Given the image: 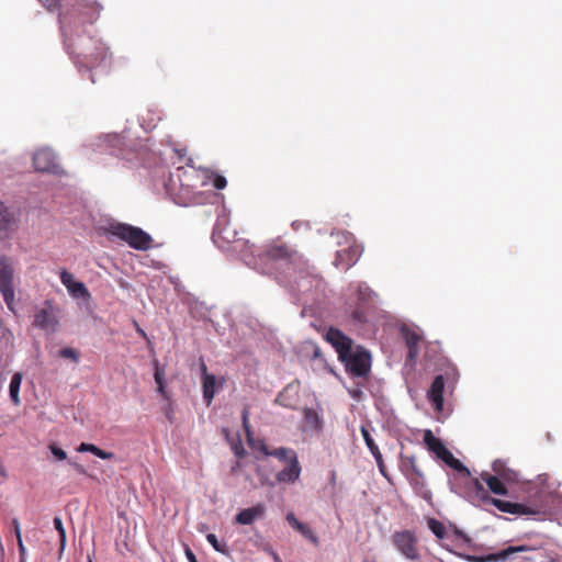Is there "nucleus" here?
Segmentation results:
<instances>
[{
    "label": "nucleus",
    "instance_id": "f257e3e1",
    "mask_svg": "<svg viewBox=\"0 0 562 562\" xmlns=\"http://www.w3.org/2000/svg\"><path fill=\"white\" fill-rule=\"evenodd\" d=\"M69 5L70 10L59 13L64 44L79 71L91 70L106 59L109 48L100 38L89 36L86 43L81 35L86 33L85 24L92 25L103 7L97 0H69Z\"/></svg>",
    "mask_w": 562,
    "mask_h": 562
},
{
    "label": "nucleus",
    "instance_id": "f03ea898",
    "mask_svg": "<svg viewBox=\"0 0 562 562\" xmlns=\"http://www.w3.org/2000/svg\"><path fill=\"white\" fill-rule=\"evenodd\" d=\"M488 502L503 513L538 516L539 519H544L562 510V496L546 488H540L532 494L528 504L498 498H488Z\"/></svg>",
    "mask_w": 562,
    "mask_h": 562
},
{
    "label": "nucleus",
    "instance_id": "7ed1b4c3",
    "mask_svg": "<svg viewBox=\"0 0 562 562\" xmlns=\"http://www.w3.org/2000/svg\"><path fill=\"white\" fill-rule=\"evenodd\" d=\"M266 257L272 261L278 268L292 269L303 272L306 260L296 250L286 245H273L266 250Z\"/></svg>",
    "mask_w": 562,
    "mask_h": 562
},
{
    "label": "nucleus",
    "instance_id": "20e7f679",
    "mask_svg": "<svg viewBox=\"0 0 562 562\" xmlns=\"http://www.w3.org/2000/svg\"><path fill=\"white\" fill-rule=\"evenodd\" d=\"M109 233L136 250H148L153 244V238L149 234L139 227L128 224H112L109 228Z\"/></svg>",
    "mask_w": 562,
    "mask_h": 562
},
{
    "label": "nucleus",
    "instance_id": "39448f33",
    "mask_svg": "<svg viewBox=\"0 0 562 562\" xmlns=\"http://www.w3.org/2000/svg\"><path fill=\"white\" fill-rule=\"evenodd\" d=\"M14 269L12 260L7 256L0 257V292L11 312H14V289H13Z\"/></svg>",
    "mask_w": 562,
    "mask_h": 562
},
{
    "label": "nucleus",
    "instance_id": "423d86ee",
    "mask_svg": "<svg viewBox=\"0 0 562 562\" xmlns=\"http://www.w3.org/2000/svg\"><path fill=\"white\" fill-rule=\"evenodd\" d=\"M345 362L347 372L352 376L366 378L371 369V356L366 350H357L346 356Z\"/></svg>",
    "mask_w": 562,
    "mask_h": 562
},
{
    "label": "nucleus",
    "instance_id": "0eeeda50",
    "mask_svg": "<svg viewBox=\"0 0 562 562\" xmlns=\"http://www.w3.org/2000/svg\"><path fill=\"white\" fill-rule=\"evenodd\" d=\"M347 247L337 250L335 266L349 269L352 267L362 254V246L359 245L350 234H344Z\"/></svg>",
    "mask_w": 562,
    "mask_h": 562
},
{
    "label": "nucleus",
    "instance_id": "6e6552de",
    "mask_svg": "<svg viewBox=\"0 0 562 562\" xmlns=\"http://www.w3.org/2000/svg\"><path fill=\"white\" fill-rule=\"evenodd\" d=\"M395 548L408 560L419 559L417 538L411 530L396 531L392 536Z\"/></svg>",
    "mask_w": 562,
    "mask_h": 562
},
{
    "label": "nucleus",
    "instance_id": "1a4fd4ad",
    "mask_svg": "<svg viewBox=\"0 0 562 562\" xmlns=\"http://www.w3.org/2000/svg\"><path fill=\"white\" fill-rule=\"evenodd\" d=\"M58 325V318L54 305L46 301L43 308L34 315V326L43 330L55 331Z\"/></svg>",
    "mask_w": 562,
    "mask_h": 562
},
{
    "label": "nucleus",
    "instance_id": "9d476101",
    "mask_svg": "<svg viewBox=\"0 0 562 562\" xmlns=\"http://www.w3.org/2000/svg\"><path fill=\"white\" fill-rule=\"evenodd\" d=\"M325 338L337 351L339 360H346V356L351 351L352 340L334 327L327 330Z\"/></svg>",
    "mask_w": 562,
    "mask_h": 562
},
{
    "label": "nucleus",
    "instance_id": "9b49d317",
    "mask_svg": "<svg viewBox=\"0 0 562 562\" xmlns=\"http://www.w3.org/2000/svg\"><path fill=\"white\" fill-rule=\"evenodd\" d=\"M33 166L38 172H59V166L56 162L55 154L48 148L38 149L33 155Z\"/></svg>",
    "mask_w": 562,
    "mask_h": 562
},
{
    "label": "nucleus",
    "instance_id": "f8f14e48",
    "mask_svg": "<svg viewBox=\"0 0 562 562\" xmlns=\"http://www.w3.org/2000/svg\"><path fill=\"white\" fill-rule=\"evenodd\" d=\"M60 281L72 297L83 299L85 301L91 299V294L85 283L76 281L74 276L65 269L60 271Z\"/></svg>",
    "mask_w": 562,
    "mask_h": 562
},
{
    "label": "nucleus",
    "instance_id": "ddd939ff",
    "mask_svg": "<svg viewBox=\"0 0 562 562\" xmlns=\"http://www.w3.org/2000/svg\"><path fill=\"white\" fill-rule=\"evenodd\" d=\"M443 390H445V378L439 374L437 375L428 392H427V398L431 403L434 409L438 413H440L443 408Z\"/></svg>",
    "mask_w": 562,
    "mask_h": 562
},
{
    "label": "nucleus",
    "instance_id": "4468645a",
    "mask_svg": "<svg viewBox=\"0 0 562 562\" xmlns=\"http://www.w3.org/2000/svg\"><path fill=\"white\" fill-rule=\"evenodd\" d=\"M225 379L216 378L214 374H207L202 379L203 400L209 406L213 402L215 393L223 387Z\"/></svg>",
    "mask_w": 562,
    "mask_h": 562
},
{
    "label": "nucleus",
    "instance_id": "2eb2a0df",
    "mask_svg": "<svg viewBox=\"0 0 562 562\" xmlns=\"http://www.w3.org/2000/svg\"><path fill=\"white\" fill-rule=\"evenodd\" d=\"M301 464L299 462L297 456H293L292 460L288 462V465L278 472L276 479L279 483H295L301 475Z\"/></svg>",
    "mask_w": 562,
    "mask_h": 562
},
{
    "label": "nucleus",
    "instance_id": "dca6fc26",
    "mask_svg": "<svg viewBox=\"0 0 562 562\" xmlns=\"http://www.w3.org/2000/svg\"><path fill=\"white\" fill-rule=\"evenodd\" d=\"M266 513V506L261 503L252 507L241 509L235 517V521L239 525H250L256 519L262 518Z\"/></svg>",
    "mask_w": 562,
    "mask_h": 562
},
{
    "label": "nucleus",
    "instance_id": "f3484780",
    "mask_svg": "<svg viewBox=\"0 0 562 562\" xmlns=\"http://www.w3.org/2000/svg\"><path fill=\"white\" fill-rule=\"evenodd\" d=\"M285 519L289 525L299 531L303 537H305L315 546L318 544V537L315 535V532L306 524L299 521L293 513H289Z\"/></svg>",
    "mask_w": 562,
    "mask_h": 562
},
{
    "label": "nucleus",
    "instance_id": "a211bd4d",
    "mask_svg": "<svg viewBox=\"0 0 562 562\" xmlns=\"http://www.w3.org/2000/svg\"><path fill=\"white\" fill-rule=\"evenodd\" d=\"M482 481H484L488 487V490L497 495H506L507 494V487L505 485V481L498 476H494L487 472H484L481 474Z\"/></svg>",
    "mask_w": 562,
    "mask_h": 562
},
{
    "label": "nucleus",
    "instance_id": "6ab92c4d",
    "mask_svg": "<svg viewBox=\"0 0 562 562\" xmlns=\"http://www.w3.org/2000/svg\"><path fill=\"white\" fill-rule=\"evenodd\" d=\"M424 442L427 446V449L435 453L436 457L439 459L440 456H442L443 452L447 451L446 446L442 443V441L435 437L431 430L427 429L424 432Z\"/></svg>",
    "mask_w": 562,
    "mask_h": 562
},
{
    "label": "nucleus",
    "instance_id": "aec40b11",
    "mask_svg": "<svg viewBox=\"0 0 562 562\" xmlns=\"http://www.w3.org/2000/svg\"><path fill=\"white\" fill-rule=\"evenodd\" d=\"M525 547H508L498 553L488 554L484 559H476L474 557H467L469 561H482V562H497L506 560L512 553L525 551Z\"/></svg>",
    "mask_w": 562,
    "mask_h": 562
},
{
    "label": "nucleus",
    "instance_id": "412c9836",
    "mask_svg": "<svg viewBox=\"0 0 562 562\" xmlns=\"http://www.w3.org/2000/svg\"><path fill=\"white\" fill-rule=\"evenodd\" d=\"M439 459L461 475L467 477L471 476L470 470L459 459L454 458L448 449Z\"/></svg>",
    "mask_w": 562,
    "mask_h": 562
},
{
    "label": "nucleus",
    "instance_id": "4be33fe9",
    "mask_svg": "<svg viewBox=\"0 0 562 562\" xmlns=\"http://www.w3.org/2000/svg\"><path fill=\"white\" fill-rule=\"evenodd\" d=\"M406 479L409 481L413 488L419 495H422L424 498L429 497L430 492L426 488L425 476H424V473L422 472V470L415 472L414 474L408 475Z\"/></svg>",
    "mask_w": 562,
    "mask_h": 562
},
{
    "label": "nucleus",
    "instance_id": "5701e85b",
    "mask_svg": "<svg viewBox=\"0 0 562 562\" xmlns=\"http://www.w3.org/2000/svg\"><path fill=\"white\" fill-rule=\"evenodd\" d=\"M492 470L495 473L494 476H498L506 482H514L516 480V473L507 468L506 463L502 460H495L492 464Z\"/></svg>",
    "mask_w": 562,
    "mask_h": 562
},
{
    "label": "nucleus",
    "instance_id": "b1692460",
    "mask_svg": "<svg viewBox=\"0 0 562 562\" xmlns=\"http://www.w3.org/2000/svg\"><path fill=\"white\" fill-rule=\"evenodd\" d=\"M261 451L266 456H271V457H274V458H277V459H279L281 461H286V462L292 460L293 456H296V452L293 449L284 448V447H280V448H276L273 450H270L267 446H262Z\"/></svg>",
    "mask_w": 562,
    "mask_h": 562
},
{
    "label": "nucleus",
    "instance_id": "393cba45",
    "mask_svg": "<svg viewBox=\"0 0 562 562\" xmlns=\"http://www.w3.org/2000/svg\"><path fill=\"white\" fill-rule=\"evenodd\" d=\"M22 380H23L22 373L15 372L12 375L11 381H10L9 394H10V398L14 405H20V403H21L19 392H20Z\"/></svg>",
    "mask_w": 562,
    "mask_h": 562
},
{
    "label": "nucleus",
    "instance_id": "a878e982",
    "mask_svg": "<svg viewBox=\"0 0 562 562\" xmlns=\"http://www.w3.org/2000/svg\"><path fill=\"white\" fill-rule=\"evenodd\" d=\"M357 305L368 306L375 295L374 292L366 284L358 283L357 284Z\"/></svg>",
    "mask_w": 562,
    "mask_h": 562
},
{
    "label": "nucleus",
    "instance_id": "bb28decb",
    "mask_svg": "<svg viewBox=\"0 0 562 562\" xmlns=\"http://www.w3.org/2000/svg\"><path fill=\"white\" fill-rule=\"evenodd\" d=\"M14 224V214L0 201V232L9 231Z\"/></svg>",
    "mask_w": 562,
    "mask_h": 562
},
{
    "label": "nucleus",
    "instance_id": "cd10ccee",
    "mask_svg": "<svg viewBox=\"0 0 562 562\" xmlns=\"http://www.w3.org/2000/svg\"><path fill=\"white\" fill-rule=\"evenodd\" d=\"M404 338H405V342L408 347V357L411 359H413L418 353V344H419L420 337L417 333L407 329L404 331Z\"/></svg>",
    "mask_w": 562,
    "mask_h": 562
},
{
    "label": "nucleus",
    "instance_id": "c85d7f7f",
    "mask_svg": "<svg viewBox=\"0 0 562 562\" xmlns=\"http://www.w3.org/2000/svg\"><path fill=\"white\" fill-rule=\"evenodd\" d=\"M400 470L407 477L408 475L414 474L420 469L417 467L416 459L414 456H401Z\"/></svg>",
    "mask_w": 562,
    "mask_h": 562
},
{
    "label": "nucleus",
    "instance_id": "c756f323",
    "mask_svg": "<svg viewBox=\"0 0 562 562\" xmlns=\"http://www.w3.org/2000/svg\"><path fill=\"white\" fill-rule=\"evenodd\" d=\"M360 430L368 449L370 450L374 459H379L380 449L378 445L374 442L373 438L371 437L369 429L366 426H361Z\"/></svg>",
    "mask_w": 562,
    "mask_h": 562
},
{
    "label": "nucleus",
    "instance_id": "7c9ffc66",
    "mask_svg": "<svg viewBox=\"0 0 562 562\" xmlns=\"http://www.w3.org/2000/svg\"><path fill=\"white\" fill-rule=\"evenodd\" d=\"M154 367H155L154 378H155V382L157 384V392L160 395H162L164 397H167V392H166L165 383H164V370L159 367L158 360L154 361Z\"/></svg>",
    "mask_w": 562,
    "mask_h": 562
},
{
    "label": "nucleus",
    "instance_id": "2f4dec72",
    "mask_svg": "<svg viewBox=\"0 0 562 562\" xmlns=\"http://www.w3.org/2000/svg\"><path fill=\"white\" fill-rule=\"evenodd\" d=\"M206 540L215 551L225 555H229V549L227 543L224 541H220L214 533L206 535Z\"/></svg>",
    "mask_w": 562,
    "mask_h": 562
},
{
    "label": "nucleus",
    "instance_id": "473e14b6",
    "mask_svg": "<svg viewBox=\"0 0 562 562\" xmlns=\"http://www.w3.org/2000/svg\"><path fill=\"white\" fill-rule=\"evenodd\" d=\"M428 527L437 538L442 539L445 537L446 527L441 521H439L435 518H430L428 520Z\"/></svg>",
    "mask_w": 562,
    "mask_h": 562
},
{
    "label": "nucleus",
    "instance_id": "72a5a7b5",
    "mask_svg": "<svg viewBox=\"0 0 562 562\" xmlns=\"http://www.w3.org/2000/svg\"><path fill=\"white\" fill-rule=\"evenodd\" d=\"M54 527L55 529L58 531V536H59V543H60V551L64 550L65 546H66V531H65V528L63 526V520L60 517H55L54 520Z\"/></svg>",
    "mask_w": 562,
    "mask_h": 562
},
{
    "label": "nucleus",
    "instance_id": "f704fd0d",
    "mask_svg": "<svg viewBox=\"0 0 562 562\" xmlns=\"http://www.w3.org/2000/svg\"><path fill=\"white\" fill-rule=\"evenodd\" d=\"M366 306L357 305V307L352 311L351 317L352 321L357 324H362L366 322Z\"/></svg>",
    "mask_w": 562,
    "mask_h": 562
},
{
    "label": "nucleus",
    "instance_id": "c9c22d12",
    "mask_svg": "<svg viewBox=\"0 0 562 562\" xmlns=\"http://www.w3.org/2000/svg\"><path fill=\"white\" fill-rule=\"evenodd\" d=\"M59 357L66 358V359H71L75 362H77L79 359V352L77 350H75L74 348L66 347L59 351Z\"/></svg>",
    "mask_w": 562,
    "mask_h": 562
},
{
    "label": "nucleus",
    "instance_id": "e433bc0d",
    "mask_svg": "<svg viewBox=\"0 0 562 562\" xmlns=\"http://www.w3.org/2000/svg\"><path fill=\"white\" fill-rule=\"evenodd\" d=\"M212 184L215 189L222 190L226 187L227 180L224 176L215 173L212 177Z\"/></svg>",
    "mask_w": 562,
    "mask_h": 562
},
{
    "label": "nucleus",
    "instance_id": "4c0bfd02",
    "mask_svg": "<svg viewBox=\"0 0 562 562\" xmlns=\"http://www.w3.org/2000/svg\"><path fill=\"white\" fill-rule=\"evenodd\" d=\"M95 457L103 459V460H111L114 458V453L110 451H104L95 446L93 453Z\"/></svg>",
    "mask_w": 562,
    "mask_h": 562
},
{
    "label": "nucleus",
    "instance_id": "58836bf2",
    "mask_svg": "<svg viewBox=\"0 0 562 562\" xmlns=\"http://www.w3.org/2000/svg\"><path fill=\"white\" fill-rule=\"evenodd\" d=\"M48 11H56L59 9L58 0H38Z\"/></svg>",
    "mask_w": 562,
    "mask_h": 562
},
{
    "label": "nucleus",
    "instance_id": "ea45409f",
    "mask_svg": "<svg viewBox=\"0 0 562 562\" xmlns=\"http://www.w3.org/2000/svg\"><path fill=\"white\" fill-rule=\"evenodd\" d=\"M49 449L54 457H56L58 460H65L67 458V453L59 447L55 445H50Z\"/></svg>",
    "mask_w": 562,
    "mask_h": 562
},
{
    "label": "nucleus",
    "instance_id": "a19ab883",
    "mask_svg": "<svg viewBox=\"0 0 562 562\" xmlns=\"http://www.w3.org/2000/svg\"><path fill=\"white\" fill-rule=\"evenodd\" d=\"M472 483H473L474 490L476 491V494L480 495L482 498H485L486 497V491L483 487L481 481L479 479H473Z\"/></svg>",
    "mask_w": 562,
    "mask_h": 562
},
{
    "label": "nucleus",
    "instance_id": "79ce46f5",
    "mask_svg": "<svg viewBox=\"0 0 562 562\" xmlns=\"http://www.w3.org/2000/svg\"><path fill=\"white\" fill-rule=\"evenodd\" d=\"M241 418H243V426L245 428V431L249 436L250 435V429H249L248 409L247 408H245L243 411Z\"/></svg>",
    "mask_w": 562,
    "mask_h": 562
},
{
    "label": "nucleus",
    "instance_id": "37998d69",
    "mask_svg": "<svg viewBox=\"0 0 562 562\" xmlns=\"http://www.w3.org/2000/svg\"><path fill=\"white\" fill-rule=\"evenodd\" d=\"M94 448H95V446H94V445H92V443H86V442H82V443L79 446L78 451H80V452H91V453H93Z\"/></svg>",
    "mask_w": 562,
    "mask_h": 562
},
{
    "label": "nucleus",
    "instance_id": "c03bdc74",
    "mask_svg": "<svg viewBox=\"0 0 562 562\" xmlns=\"http://www.w3.org/2000/svg\"><path fill=\"white\" fill-rule=\"evenodd\" d=\"M329 484L331 486V490L335 492L337 485V473L335 470H331L329 473Z\"/></svg>",
    "mask_w": 562,
    "mask_h": 562
},
{
    "label": "nucleus",
    "instance_id": "a18cd8bd",
    "mask_svg": "<svg viewBox=\"0 0 562 562\" xmlns=\"http://www.w3.org/2000/svg\"><path fill=\"white\" fill-rule=\"evenodd\" d=\"M12 527H13L15 537L20 538L21 537V528H20V521L18 518L12 519Z\"/></svg>",
    "mask_w": 562,
    "mask_h": 562
},
{
    "label": "nucleus",
    "instance_id": "49530a36",
    "mask_svg": "<svg viewBox=\"0 0 562 562\" xmlns=\"http://www.w3.org/2000/svg\"><path fill=\"white\" fill-rule=\"evenodd\" d=\"M184 553L189 562H198L195 554L190 549V547L186 546Z\"/></svg>",
    "mask_w": 562,
    "mask_h": 562
},
{
    "label": "nucleus",
    "instance_id": "de8ad7c7",
    "mask_svg": "<svg viewBox=\"0 0 562 562\" xmlns=\"http://www.w3.org/2000/svg\"><path fill=\"white\" fill-rule=\"evenodd\" d=\"M16 541H18V548H19V553H20V557H21V561H23L26 550H25V547H24L23 541H22V536L20 538H16Z\"/></svg>",
    "mask_w": 562,
    "mask_h": 562
},
{
    "label": "nucleus",
    "instance_id": "09e8293b",
    "mask_svg": "<svg viewBox=\"0 0 562 562\" xmlns=\"http://www.w3.org/2000/svg\"><path fill=\"white\" fill-rule=\"evenodd\" d=\"M376 461V464L380 469V472L383 474V476L387 477L386 475V472H385V467H384V463H383V458H382V454L380 453V457L379 459H375Z\"/></svg>",
    "mask_w": 562,
    "mask_h": 562
},
{
    "label": "nucleus",
    "instance_id": "8fccbe9b",
    "mask_svg": "<svg viewBox=\"0 0 562 562\" xmlns=\"http://www.w3.org/2000/svg\"><path fill=\"white\" fill-rule=\"evenodd\" d=\"M200 368H201V372H202V378H203V376H205V375H207V374H210V373L207 372L206 364H205L203 361H201Z\"/></svg>",
    "mask_w": 562,
    "mask_h": 562
},
{
    "label": "nucleus",
    "instance_id": "3c124183",
    "mask_svg": "<svg viewBox=\"0 0 562 562\" xmlns=\"http://www.w3.org/2000/svg\"><path fill=\"white\" fill-rule=\"evenodd\" d=\"M271 555H272V559L274 562H282V560L280 559V557L277 552L272 551Z\"/></svg>",
    "mask_w": 562,
    "mask_h": 562
},
{
    "label": "nucleus",
    "instance_id": "603ef678",
    "mask_svg": "<svg viewBox=\"0 0 562 562\" xmlns=\"http://www.w3.org/2000/svg\"><path fill=\"white\" fill-rule=\"evenodd\" d=\"M314 357H315V358L321 357V349H319L318 347H315V348H314Z\"/></svg>",
    "mask_w": 562,
    "mask_h": 562
},
{
    "label": "nucleus",
    "instance_id": "864d4df0",
    "mask_svg": "<svg viewBox=\"0 0 562 562\" xmlns=\"http://www.w3.org/2000/svg\"><path fill=\"white\" fill-rule=\"evenodd\" d=\"M281 397H282V394H279V395L277 396V398H276V401H274V402H276L277 404H281Z\"/></svg>",
    "mask_w": 562,
    "mask_h": 562
},
{
    "label": "nucleus",
    "instance_id": "5fc2aeb1",
    "mask_svg": "<svg viewBox=\"0 0 562 562\" xmlns=\"http://www.w3.org/2000/svg\"><path fill=\"white\" fill-rule=\"evenodd\" d=\"M137 331L143 336V337H146V334L145 331L142 329V328H138Z\"/></svg>",
    "mask_w": 562,
    "mask_h": 562
},
{
    "label": "nucleus",
    "instance_id": "6e6d98bb",
    "mask_svg": "<svg viewBox=\"0 0 562 562\" xmlns=\"http://www.w3.org/2000/svg\"><path fill=\"white\" fill-rule=\"evenodd\" d=\"M88 562H92L91 560H89Z\"/></svg>",
    "mask_w": 562,
    "mask_h": 562
},
{
    "label": "nucleus",
    "instance_id": "4d7b16f0",
    "mask_svg": "<svg viewBox=\"0 0 562 562\" xmlns=\"http://www.w3.org/2000/svg\"><path fill=\"white\" fill-rule=\"evenodd\" d=\"M550 562H555V561H553V560H552V561H550Z\"/></svg>",
    "mask_w": 562,
    "mask_h": 562
}]
</instances>
